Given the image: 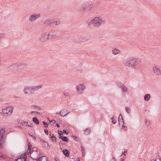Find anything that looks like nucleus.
I'll return each mask as SVG.
<instances>
[{
  "mask_svg": "<svg viewBox=\"0 0 161 161\" xmlns=\"http://www.w3.org/2000/svg\"><path fill=\"white\" fill-rule=\"evenodd\" d=\"M158 159L159 160V161H161V158L159 155L158 156Z\"/></svg>",
  "mask_w": 161,
  "mask_h": 161,
  "instance_id": "obj_59",
  "label": "nucleus"
},
{
  "mask_svg": "<svg viewBox=\"0 0 161 161\" xmlns=\"http://www.w3.org/2000/svg\"><path fill=\"white\" fill-rule=\"evenodd\" d=\"M63 154L66 157H69L70 154L69 151L67 149H64L62 150Z\"/></svg>",
  "mask_w": 161,
  "mask_h": 161,
  "instance_id": "obj_16",
  "label": "nucleus"
},
{
  "mask_svg": "<svg viewBox=\"0 0 161 161\" xmlns=\"http://www.w3.org/2000/svg\"><path fill=\"white\" fill-rule=\"evenodd\" d=\"M8 68L11 69L12 70H17V63L13 64L12 65L9 66Z\"/></svg>",
  "mask_w": 161,
  "mask_h": 161,
  "instance_id": "obj_20",
  "label": "nucleus"
},
{
  "mask_svg": "<svg viewBox=\"0 0 161 161\" xmlns=\"http://www.w3.org/2000/svg\"><path fill=\"white\" fill-rule=\"evenodd\" d=\"M153 69L154 73L157 74V75L161 74V70L159 69V68L157 66H154Z\"/></svg>",
  "mask_w": 161,
  "mask_h": 161,
  "instance_id": "obj_14",
  "label": "nucleus"
},
{
  "mask_svg": "<svg viewBox=\"0 0 161 161\" xmlns=\"http://www.w3.org/2000/svg\"><path fill=\"white\" fill-rule=\"evenodd\" d=\"M32 145L31 144L30 142H29L28 144V149L27 151L26 152V154H29V153H31L32 150Z\"/></svg>",
  "mask_w": 161,
  "mask_h": 161,
  "instance_id": "obj_15",
  "label": "nucleus"
},
{
  "mask_svg": "<svg viewBox=\"0 0 161 161\" xmlns=\"http://www.w3.org/2000/svg\"><path fill=\"white\" fill-rule=\"evenodd\" d=\"M40 142L42 143L43 146L46 148L47 149L49 150L50 148V146L49 145L48 143L44 140H43L40 138Z\"/></svg>",
  "mask_w": 161,
  "mask_h": 161,
  "instance_id": "obj_12",
  "label": "nucleus"
},
{
  "mask_svg": "<svg viewBox=\"0 0 161 161\" xmlns=\"http://www.w3.org/2000/svg\"><path fill=\"white\" fill-rule=\"evenodd\" d=\"M122 90L124 92H126L127 91V88L124 85V86L122 88H121Z\"/></svg>",
  "mask_w": 161,
  "mask_h": 161,
  "instance_id": "obj_32",
  "label": "nucleus"
},
{
  "mask_svg": "<svg viewBox=\"0 0 161 161\" xmlns=\"http://www.w3.org/2000/svg\"><path fill=\"white\" fill-rule=\"evenodd\" d=\"M102 22V20L101 18L96 17L90 22L88 25L91 28L98 27L101 24Z\"/></svg>",
  "mask_w": 161,
  "mask_h": 161,
  "instance_id": "obj_1",
  "label": "nucleus"
},
{
  "mask_svg": "<svg viewBox=\"0 0 161 161\" xmlns=\"http://www.w3.org/2000/svg\"><path fill=\"white\" fill-rule=\"evenodd\" d=\"M119 121V125H124V120H122Z\"/></svg>",
  "mask_w": 161,
  "mask_h": 161,
  "instance_id": "obj_40",
  "label": "nucleus"
},
{
  "mask_svg": "<svg viewBox=\"0 0 161 161\" xmlns=\"http://www.w3.org/2000/svg\"><path fill=\"white\" fill-rule=\"evenodd\" d=\"M118 121L122 120H124L123 116L121 114H119V117H118Z\"/></svg>",
  "mask_w": 161,
  "mask_h": 161,
  "instance_id": "obj_34",
  "label": "nucleus"
},
{
  "mask_svg": "<svg viewBox=\"0 0 161 161\" xmlns=\"http://www.w3.org/2000/svg\"><path fill=\"white\" fill-rule=\"evenodd\" d=\"M63 133H64V134L66 135H68L69 134V132L65 129L63 130Z\"/></svg>",
  "mask_w": 161,
  "mask_h": 161,
  "instance_id": "obj_47",
  "label": "nucleus"
},
{
  "mask_svg": "<svg viewBox=\"0 0 161 161\" xmlns=\"http://www.w3.org/2000/svg\"><path fill=\"white\" fill-rule=\"evenodd\" d=\"M137 61V59L135 58L133 59L128 58L125 61V64L127 66L134 67L136 66V63Z\"/></svg>",
  "mask_w": 161,
  "mask_h": 161,
  "instance_id": "obj_3",
  "label": "nucleus"
},
{
  "mask_svg": "<svg viewBox=\"0 0 161 161\" xmlns=\"http://www.w3.org/2000/svg\"><path fill=\"white\" fill-rule=\"evenodd\" d=\"M36 111H32L30 112V113L31 114H33L34 113L35 114Z\"/></svg>",
  "mask_w": 161,
  "mask_h": 161,
  "instance_id": "obj_57",
  "label": "nucleus"
},
{
  "mask_svg": "<svg viewBox=\"0 0 161 161\" xmlns=\"http://www.w3.org/2000/svg\"><path fill=\"white\" fill-rule=\"evenodd\" d=\"M50 123L53 122V124H54L56 122V121L55 120L53 119L52 121H50Z\"/></svg>",
  "mask_w": 161,
  "mask_h": 161,
  "instance_id": "obj_53",
  "label": "nucleus"
},
{
  "mask_svg": "<svg viewBox=\"0 0 161 161\" xmlns=\"http://www.w3.org/2000/svg\"><path fill=\"white\" fill-rule=\"evenodd\" d=\"M110 161H116V159L114 157H113Z\"/></svg>",
  "mask_w": 161,
  "mask_h": 161,
  "instance_id": "obj_55",
  "label": "nucleus"
},
{
  "mask_svg": "<svg viewBox=\"0 0 161 161\" xmlns=\"http://www.w3.org/2000/svg\"><path fill=\"white\" fill-rule=\"evenodd\" d=\"M32 121L36 125H38L39 124V121L36 117H34L32 118Z\"/></svg>",
  "mask_w": 161,
  "mask_h": 161,
  "instance_id": "obj_22",
  "label": "nucleus"
},
{
  "mask_svg": "<svg viewBox=\"0 0 161 161\" xmlns=\"http://www.w3.org/2000/svg\"><path fill=\"white\" fill-rule=\"evenodd\" d=\"M59 138L61 139L63 141L66 142H69V139L67 137L65 136H61L59 137Z\"/></svg>",
  "mask_w": 161,
  "mask_h": 161,
  "instance_id": "obj_17",
  "label": "nucleus"
},
{
  "mask_svg": "<svg viewBox=\"0 0 161 161\" xmlns=\"http://www.w3.org/2000/svg\"><path fill=\"white\" fill-rule=\"evenodd\" d=\"M63 142L62 140L61 141H60V143H61V144H64V143H63Z\"/></svg>",
  "mask_w": 161,
  "mask_h": 161,
  "instance_id": "obj_62",
  "label": "nucleus"
},
{
  "mask_svg": "<svg viewBox=\"0 0 161 161\" xmlns=\"http://www.w3.org/2000/svg\"><path fill=\"white\" fill-rule=\"evenodd\" d=\"M35 114H39V115L40 114V113L39 112L36 111V112H35Z\"/></svg>",
  "mask_w": 161,
  "mask_h": 161,
  "instance_id": "obj_61",
  "label": "nucleus"
},
{
  "mask_svg": "<svg viewBox=\"0 0 161 161\" xmlns=\"http://www.w3.org/2000/svg\"><path fill=\"white\" fill-rule=\"evenodd\" d=\"M125 110L126 112L128 114L130 113L131 112V110L129 107H125Z\"/></svg>",
  "mask_w": 161,
  "mask_h": 161,
  "instance_id": "obj_33",
  "label": "nucleus"
},
{
  "mask_svg": "<svg viewBox=\"0 0 161 161\" xmlns=\"http://www.w3.org/2000/svg\"><path fill=\"white\" fill-rule=\"evenodd\" d=\"M73 42L76 43H80V39L76 38L75 39H74Z\"/></svg>",
  "mask_w": 161,
  "mask_h": 161,
  "instance_id": "obj_31",
  "label": "nucleus"
},
{
  "mask_svg": "<svg viewBox=\"0 0 161 161\" xmlns=\"http://www.w3.org/2000/svg\"><path fill=\"white\" fill-rule=\"evenodd\" d=\"M77 91L81 93L83 92V91L85 88V86L83 84H81L78 85L77 87Z\"/></svg>",
  "mask_w": 161,
  "mask_h": 161,
  "instance_id": "obj_10",
  "label": "nucleus"
},
{
  "mask_svg": "<svg viewBox=\"0 0 161 161\" xmlns=\"http://www.w3.org/2000/svg\"><path fill=\"white\" fill-rule=\"evenodd\" d=\"M81 148L82 154L83 155H84V154L85 153V149L83 146H81Z\"/></svg>",
  "mask_w": 161,
  "mask_h": 161,
  "instance_id": "obj_38",
  "label": "nucleus"
},
{
  "mask_svg": "<svg viewBox=\"0 0 161 161\" xmlns=\"http://www.w3.org/2000/svg\"><path fill=\"white\" fill-rule=\"evenodd\" d=\"M80 7L82 10L86 11H90L92 8H94V6H93L92 4H88L86 3L81 5Z\"/></svg>",
  "mask_w": 161,
  "mask_h": 161,
  "instance_id": "obj_4",
  "label": "nucleus"
},
{
  "mask_svg": "<svg viewBox=\"0 0 161 161\" xmlns=\"http://www.w3.org/2000/svg\"><path fill=\"white\" fill-rule=\"evenodd\" d=\"M72 137L74 140H75L76 141L77 140V139L78 138L77 136H76L72 135Z\"/></svg>",
  "mask_w": 161,
  "mask_h": 161,
  "instance_id": "obj_44",
  "label": "nucleus"
},
{
  "mask_svg": "<svg viewBox=\"0 0 161 161\" xmlns=\"http://www.w3.org/2000/svg\"><path fill=\"white\" fill-rule=\"evenodd\" d=\"M5 132V129L4 128H2L0 130V137H4V136Z\"/></svg>",
  "mask_w": 161,
  "mask_h": 161,
  "instance_id": "obj_19",
  "label": "nucleus"
},
{
  "mask_svg": "<svg viewBox=\"0 0 161 161\" xmlns=\"http://www.w3.org/2000/svg\"><path fill=\"white\" fill-rule=\"evenodd\" d=\"M44 156H39V157H38L36 160H39V161H42V158Z\"/></svg>",
  "mask_w": 161,
  "mask_h": 161,
  "instance_id": "obj_41",
  "label": "nucleus"
},
{
  "mask_svg": "<svg viewBox=\"0 0 161 161\" xmlns=\"http://www.w3.org/2000/svg\"><path fill=\"white\" fill-rule=\"evenodd\" d=\"M29 135L30 136H31L34 139V140H36V136H34L33 135H31L30 134V133H29Z\"/></svg>",
  "mask_w": 161,
  "mask_h": 161,
  "instance_id": "obj_50",
  "label": "nucleus"
},
{
  "mask_svg": "<svg viewBox=\"0 0 161 161\" xmlns=\"http://www.w3.org/2000/svg\"><path fill=\"white\" fill-rule=\"evenodd\" d=\"M117 85L120 88H122L124 86V84L122 83L121 82L118 81L117 82Z\"/></svg>",
  "mask_w": 161,
  "mask_h": 161,
  "instance_id": "obj_28",
  "label": "nucleus"
},
{
  "mask_svg": "<svg viewBox=\"0 0 161 161\" xmlns=\"http://www.w3.org/2000/svg\"><path fill=\"white\" fill-rule=\"evenodd\" d=\"M22 121L20 123V124H22L23 125H24V126H27L28 125V122L26 121H24L23 120H21Z\"/></svg>",
  "mask_w": 161,
  "mask_h": 161,
  "instance_id": "obj_36",
  "label": "nucleus"
},
{
  "mask_svg": "<svg viewBox=\"0 0 161 161\" xmlns=\"http://www.w3.org/2000/svg\"><path fill=\"white\" fill-rule=\"evenodd\" d=\"M78 159L77 158V161L75 160V161H80V158H78Z\"/></svg>",
  "mask_w": 161,
  "mask_h": 161,
  "instance_id": "obj_64",
  "label": "nucleus"
},
{
  "mask_svg": "<svg viewBox=\"0 0 161 161\" xmlns=\"http://www.w3.org/2000/svg\"><path fill=\"white\" fill-rule=\"evenodd\" d=\"M54 22H55V24H54V25H58L60 24V21H58V20L57 21H54Z\"/></svg>",
  "mask_w": 161,
  "mask_h": 161,
  "instance_id": "obj_45",
  "label": "nucleus"
},
{
  "mask_svg": "<svg viewBox=\"0 0 161 161\" xmlns=\"http://www.w3.org/2000/svg\"><path fill=\"white\" fill-rule=\"evenodd\" d=\"M125 159L124 158H122L121 159V161H125Z\"/></svg>",
  "mask_w": 161,
  "mask_h": 161,
  "instance_id": "obj_63",
  "label": "nucleus"
},
{
  "mask_svg": "<svg viewBox=\"0 0 161 161\" xmlns=\"http://www.w3.org/2000/svg\"><path fill=\"white\" fill-rule=\"evenodd\" d=\"M13 111V109L11 108L10 109L9 108L7 107L6 108H3L2 110V112L3 114L7 115H10Z\"/></svg>",
  "mask_w": 161,
  "mask_h": 161,
  "instance_id": "obj_6",
  "label": "nucleus"
},
{
  "mask_svg": "<svg viewBox=\"0 0 161 161\" xmlns=\"http://www.w3.org/2000/svg\"><path fill=\"white\" fill-rule=\"evenodd\" d=\"M122 128L124 129L125 130H127V127L125 125H124L122 126Z\"/></svg>",
  "mask_w": 161,
  "mask_h": 161,
  "instance_id": "obj_49",
  "label": "nucleus"
},
{
  "mask_svg": "<svg viewBox=\"0 0 161 161\" xmlns=\"http://www.w3.org/2000/svg\"><path fill=\"white\" fill-rule=\"evenodd\" d=\"M27 156L25 153L22 154L19 156L17 158L14 159V161H26Z\"/></svg>",
  "mask_w": 161,
  "mask_h": 161,
  "instance_id": "obj_5",
  "label": "nucleus"
},
{
  "mask_svg": "<svg viewBox=\"0 0 161 161\" xmlns=\"http://www.w3.org/2000/svg\"><path fill=\"white\" fill-rule=\"evenodd\" d=\"M56 126L58 128H59L60 127V125L59 124L57 123L56 124Z\"/></svg>",
  "mask_w": 161,
  "mask_h": 161,
  "instance_id": "obj_58",
  "label": "nucleus"
},
{
  "mask_svg": "<svg viewBox=\"0 0 161 161\" xmlns=\"http://www.w3.org/2000/svg\"><path fill=\"white\" fill-rule=\"evenodd\" d=\"M42 123L45 127H46V128L48 127V125L47 122H45V121H42Z\"/></svg>",
  "mask_w": 161,
  "mask_h": 161,
  "instance_id": "obj_39",
  "label": "nucleus"
},
{
  "mask_svg": "<svg viewBox=\"0 0 161 161\" xmlns=\"http://www.w3.org/2000/svg\"><path fill=\"white\" fill-rule=\"evenodd\" d=\"M111 119L112 120V122L113 124H115L117 122V120L116 119H115L114 116L111 118Z\"/></svg>",
  "mask_w": 161,
  "mask_h": 161,
  "instance_id": "obj_30",
  "label": "nucleus"
},
{
  "mask_svg": "<svg viewBox=\"0 0 161 161\" xmlns=\"http://www.w3.org/2000/svg\"><path fill=\"white\" fill-rule=\"evenodd\" d=\"M151 97L150 95L149 94H145L144 96V100L146 101H148Z\"/></svg>",
  "mask_w": 161,
  "mask_h": 161,
  "instance_id": "obj_23",
  "label": "nucleus"
},
{
  "mask_svg": "<svg viewBox=\"0 0 161 161\" xmlns=\"http://www.w3.org/2000/svg\"><path fill=\"white\" fill-rule=\"evenodd\" d=\"M86 39L85 38H83L82 37L80 38V43L86 41Z\"/></svg>",
  "mask_w": 161,
  "mask_h": 161,
  "instance_id": "obj_37",
  "label": "nucleus"
},
{
  "mask_svg": "<svg viewBox=\"0 0 161 161\" xmlns=\"http://www.w3.org/2000/svg\"><path fill=\"white\" fill-rule=\"evenodd\" d=\"M56 34V33H54L52 34H50V33L47 34L48 39L49 40L53 38L55 36Z\"/></svg>",
  "mask_w": 161,
  "mask_h": 161,
  "instance_id": "obj_25",
  "label": "nucleus"
},
{
  "mask_svg": "<svg viewBox=\"0 0 161 161\" xmlns=\"http://www.w3.org/2000/svg\"><path fill=\"white\" fill-rule=\"evenodd\" d=\"M5 138L0 137V147L2 148L4 145Z\"/></svg>",
  "mask_w": 161,
  "mask_h": 161,
  "instance_id": "obj_18",
  "label": "nucleus"
},
{
  "mask_svg": "<svg viewBox=\"0 0 161 161\" xmlns=\"http://www.w3.org/2000/svg\"><path fill=\"white\" fill-rule=\"evenodd\" d=\"M61 112H62L61 116L63 117L67 115L69 113V112L66 113L67 112V111L64 109L62 110Z\"/></svg>",
  "mask_w": 161,
  "mask_h": 161,
  "instance_id": "obj_24",
  "label": "nucleus"
},
{
  "mask_svg": "<svg viewBox=\"0 0 161 161\" xmlns=\"http://www.w3.org/2000/svg\"><path fill=\"white\" fill-rule=\"evenodd\" d=\"M62 114V112H61V111H60L57 112L56 113V114H60L61 115Z\"/></svg>",
  "mask_w": 161,
  "mask_h": 161,
  "instance_id": "obj_54",
  "label": "nucleus"
},
{
  "mask_svg": "<svg viewBox=\"0 0 161 161\" xmlns=\"http://www.w3.org/2000/svg\"><path fill=\"white\" fill-rule=\"evenodd\" d=\"M124 152L122 153V154H124V155H125L127 153V150H125V149H124Z\"/></svg>",
  "mask_w": 161,
  "mask_h": 161,
  "instance_id": "obj_51",
  "label": "nucleus"
},
{
  "mask_svg": "<svg viewBox=\"0 0 161 161\" xmlns=\"http://www.w3.org/2000/svg\"><path fill=\"white\" fill-rule=\"evenodd\" d=\"M50 139L52 141H54L55 142H56L57 141V139L56 137L53 134H52V136L51 137Z\"/></svg>",
  "mask_w": 161,
  "mask_h": 161,
  "instance_id": "obj_29",
  "label": "nucleus"
},
{
  "mask_svg": "<svg viewBox=\"0 0 161 161\" xmlns=\"http://www.w3.org/2000/svg\"><path fill=\"white\" fill-rule=\"evenodd\" d=\"M24 93L25 94H32L33 93V90L32 89V86L31 87H27L24 89Z\"/></svg>",
  "mask_w": 161,
  "mask_h": 161,
  "instance_id": "obj_9",
  "label": "nucleus"
},
{
  "mask_svg": "<svg viewBox=\"0 0 161 161\" xmlns=\"http://www.w3.org/2000/svg\"><path fill=\"white\" fill-rule=\"evenodd\" d=\"M64 94L65 96H67L68 97H69L70 96V94L68 92H64Z\"/></svg>",
  "mask_w": 161,
  "mask_h": 161,
  "instance_id": "obj_42",
  "label": "nucleus"
},
{
  "mask_svg": "<svg viewBox=\"0 0 161 161\" xmlns=\"http://www.w3.org/2000/svg\"><path fill=\"white\" fill-rule=\"evenodd\" d=\"M27 126H28L29 127H32L33 126V124L32 123H31L30 124H29V125L28 124Z\"/></svg>",
  "mask_w": 161,
  "mask_h": 161,
  "instance_id": "obj_52",
  "label": "nucleus"
},
{
  "mask_svg": "<svg viewBox=\"0 0 161 161\" xmlns=\"http://www.w3.org/2000/svg\"><path fill=\"white\" fill-rule=\"evenodd\" d=\"M44 24L47 25H51L53 26L55 24V22L51 19H47L44 22Z\"/></svg>",
  "mask_w": 161,
  "mask_h": 161,
  "instance_id": "obj_13",
  "label": "nucleus"
},
{
  "mask_svg": "<svg viewBox=\"0 0 161 161\" xmlns=\"http://www.w3.org/2000/svg\"><path fill=\"white\" fill-rule=\"evenodd\" d=\"M54 159H55V161H59V160L57 158H55Z\"/></svg>",
  "mask_w": 161,
  "mask_h": 161,
  "instance_id": "obj_60",
  "label": "nucleus"
},
{
  "mask_svg": "<svg viewBox=\"0 0 161 161\" xmlns=\"http://www.w3.org/2000/svg\"><path fill=\"white\" fill-rule=\"evenodd\" d=\"M4 35V34L3 33H0V38L3 37Z\"/></svg>",
  "mask_w": 161,
  "mask_h": 161,
  "instance_id": "obj_56",
  "label": "nucleus"
},
{
  "mask_svg": "<svg viewBox=\"0 0 161 161\" xmlns=\"http://www.w3.org/2000/svg\"><path fill=\"white\" fill-rule=\"evenodd\" d=\"M40 14H33L30 16L29 20L31 22H33L40 17Z\"/></svg>",
  "mask_w": 161,
  "mask_h": 161,
  "instance_id": "obj_8",
  "label": "nucleus"
},
{
  "mask_svg": "<svg viewBox=\"0 0 161 161\" xmlns=\"http://www.w3.org/2000/svg\"><path fill=\"white\" fill-rule=\"evenodd\" d=\"M32 107H34L35 108H37L39 110H41V108L37 105L32 106Z\"/></svg>",
  "mask_w": 161,
  "mask_h": 161,
  "instance_id": "obj_48",
  "label": "nucleus"
},
{
  "mask_svg": "<svg viewBox=\"0 0 161 161\" xmlns=\"http://www.w3.org/2000/svg\"><path fill=\"white\" fill-rule=\"evenodd\" d=\"M58 133L59 135V137L61 136H63V131L61 130H58Z\"/></svg>",
  "mask_w": 161,
  "mask_h": 161,
  "instance_id": "obj_35",
  "label": "nucleus"
},
{
  "mask_svg": "<svg viewBox=\"0 0 161 161\" xmlns=\"http://www.w3.org/2000/svg\"><path fill=\"white\" fill-rule=\"evenodd\" d=\"M146 124L147 126H149L150 124V121L147 120L146 122Z\"/></svg>",
  "mask_w": 161,
  "mask_h": 161,
  "instance_id": "obj_43",
  "label": "nucleus"
},
{
  "mask_svg": "<svg viewBox=\"0 0 161 161\" xmlns=\"http://www.w3.org/2000/svg\"><path fill=\"white\" fill-rule=\"evenodd\" d=\"M44 131L46 135H48V134H49L48 131L47 129H44Z\"/></svg>",
  "mask_w": 161,
  "mask_h": 161,
  "instance_id": "obj_46",
  "label": "nucleus"
},
{
  "mask_svg": "<svg viewBox=\"0 0 161 161\" xmlns=\"http://www.w3.org/2000/svg\"><path fill=\"white\" fill-rule=\"evenodd\" d=\"M27 65L25 63H17V70L23 69L26 67Z\"/></svg>",
  "mask_w": 161,
  "mask_h": 161,
  "instance_id": "obj_7",
  "label": "nucleus"
},
{
  "mask_svg": "<svg viewBox=\"0 0 161 161\" xmlns=\"http://www.w3.org/2000/svg\"><path fill=\"white\" fill-rule=\"evenodd\" d=\"M40 150L37 147H34L32 148L31 153V157L33 160H36L40 154Z\"/></svg>",
  "mask_w": 161,
  "mask_h": 161,
  "instance_id": "obj_2",
  "label": "nucleus"
},
{
  "mask_svg": "<svg viewBox=\"0 0 161 161\" xmlns=\"http://www.w3.org/2000/svg\"><path fill=\"white\" fill-rule=\"evenodd\" d=\"M112 51L113 53L115 55L119 53L120 52V50L116 48H115Z\"/></svg>",
  "mask_w": 161,
  "mask_h": 161,
  "instance_id": "obj_27",
  "label": "nucleus"
},
{
  "mask_svg": "<svg viewBox=\"0 0 161 161\" xmlns=\"http://www.w3.org/2000/svg\"><path fill=\"white\" fill-rule=\"evenodd\" d=\"M47 40H48V39L47 37V34L44 33L43 35H42L40 36V40L41 42H45Z\"/></svg>",
  "mask_w": 161,
  "mask_h": 161,
  "instance_id": "obj_11",
  "label": "nucleus"
},
{
  "mask_svg": "<svg viewBox=\"0 0 161 161\" xmlns=\"http://www.w3.org/2000/svg\"><path fill=\"white\" fill-rule=\"evenodd\" d=\"M91 131V128H87L84 130V133L85 134L88 135L90 134Z\"/></svg>",
  "mask_w": 161,
  "mask_h": 161,
  "instance_id": "obj_26",
  "label": "nucleus"
},
{
  "mask_svg": "<svg viewBox=\"0 0 161 161\" xmlns=\"http://www.w3.org/2000/svg\"><path fill=\"white\" fill-rule=\"evenodd\" d=\"M42 85L41 84L36 86H32V89L33 90V93L35 91L38 90L39 88H42Z\"/></svg>",
  "mask_w": 161,
  "mask_h": 161,
  "instance_id": "obj_21",
  "label": "nucleus"
}]
</instances>
